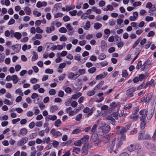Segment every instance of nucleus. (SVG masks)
I'll list each match as a JSON object with an SVG mask.
<instances>
[{"instance_id": "obj_59", "label": "nucleus", "mask_w": 156, "mask_h": 156, "mask_svg": "<svg viewBox=\"0 0 156 156\" xmlns=\"http://www.w3.org/2000/svg\"><path fill=\"white\" fill-rule=\"evenodd\" d=\"M53 71L52 69H47L45 70V73H46L52 74L53 73Z\"/></svg>"}, {"instance_id": "obj_50", "label": "nucleus", "mask_w": 156, "mask_h": 156, "mask_svg": "<svg viewBox=\"0 0 156 156\" xmlns=\"http://www.w3.org/2000/svg\"><path fill=\"white\" fill-rule=\"evenodd\" d=\"M141 62V60H140L138 61L136 67V69H137L139 70L140 69V67H141L142 66Z\"/></svg>"}, {"instance_id": "obj_29", "label": "nucleus", "mask_w": 156, "mask_h": 156, "mask_svg": "<svg viewBox=\"0 0 156 156\" xmlns=\"http://www.w3.org/2000/svg\"><path fill=\"white\" fill-rule=\"evenodd\" d=\"M93 108H91L90 111L88 113H87L85 115V116L86 118H87L89 116H90L93 113Z\"/></svg>"}, {"instance_id": "obj_35", "label": "nucleus", "mask_w": 156, "mask_h": 156, "mask_svg": "<svg viewBox=\"0 0 156 156\" xmlns=\"http://www.w3.org/2000/svg\"><path fill=\"white\" fill-rule=\"evenodd\" d=\"M61 123V122L59 119L57 120L55 122V126L57 127H58L60 126V124Z\"/></svg>"}, {"instance_id": "obj_40", "label": "nucleus", "mask_w": 156, "mask_h": 156, "mask_svg": "<svg viewBox=\"0 0 156 156\" xmlns=\"http://www.w3.org/2000/svg\"><path fill=\"white\" fill-rule=\"evenodd\" d=\"M107 46L106 42L104 40H102L101 42V48H105Z\"/></svg>"}, {"instance_id": "obj_42", "label": "nucleus", "mask_w": 156, "mask_h": 156, "mask_svg": "<svg viewBox=\"0 0 156 156\" xmlns=\"http://www.w3.org/2000/svg\"><path fill=\"white\" fill-rule=\"evenodd\" d=\"M137 129L136 128H134L129 133L130 135L134 134L137 133Z\"/></svg>"}, {"instance_id": "obj_51", "label": "nucleus", "mask_w": 156, "mask_h": 156, "mask_svg": "<svg viewBox=\"0 0 156 156\" xmlns=\"http://www.w3.org/2000/svg\"><path fill=\"white\" fill-rule=\"evenodd\" d=\"M8 117L7 115H5L2 117H0V120L6 121L8 119Z\"/></svg>"}, {"instance_id": "obj_37", "label": "nucleus", "mask_w": 156, "mask_h": 156, "mask_svg": "<svg viewBox=\"0 0 156 156\" xmlns=\"http://www.w3.org/2000/svg\"><path fill=\"white\" fill-rule=\"evenodd\" d=\"M82 140H81V139L80 140H79L77 142H75L74 143V145L76 146H80L81 144H82Z\"/></svg>"}, {"instance_id": "obj_24", "label": "nucleus", "mask_w": 156, "mask_h": 156, "mask_svg": "<svg viewBox=\"0 0 156 156\" xmlns=\"http://www.w3.org/2000/svg\"><path fill=\"white\" fill-rule=\"evenodd\" d=\"M142 38L140 37L137 41H136L133 44L132 47V48H135L137 45L139 44L140 41L141 40Z\"/></svg>"}, {"instance_id": "obj_58", "label": "nucleus", "mask_w": 156, "mask_h": 156, "mask_svg": "<svg viewBox=\"0 0 156 156\" xmlns=\"http://www.w3.org/2000/svg\"><path fill=\"white\" fill-rule=\"evenodd\" d=\"M134 146L135 150H138L141 148L140 146L138 144H136Z\"/></svg>"}, {"instance_id": "obj_47", "label": "nucleus", "mask_w": 156, "mask_h": 156, "mask_svg": "<svg viewBox=\"0 0 156 156\" xmlns=\"http://www.w3.org/2000/svg\"><path fill=\"white\" fill-rule=\"evenodd\" d=\"M49 93L50 95H53L55 94L56 91L55 89H51L50 90Z\"/></svg>"}, {"instance_id": "obj_55", "label": "nucleus", "mask_w": 156, "mask_h": 156, "mask_svg": "<svg viewBox=\"0 0 156 156\" xmlns=\"http://www.w3.org/2000/svg\"><path fill=\"white\" fill-rule=\"evenodd\" d=\"M5 58V55L4 53H2L0 54V63L3 62Z\"/></svg>"}, {"instance_id": "obj_30", "label": "nucleus", "mask_w": 156, "mask_h": 156, "mask_svg": "<svg viewBox=\"0 0 156 156\" xmlns=\"http://www.w3.org/2000/svg\"><path fill=\"white\" fill-rule=\"evenodd\" d=\"M96 89H95V88H93V90H92L91 91H89L87 93V95L88 96H91L92 95H94L95 94V90Z\"/></svg>"}, {"instance_id": "obj_49", "label": "nucleus", "mask_w": 156, "mask_h": 156, "mask_svg": "<svg viewBox=\"0 0 156 156\" xmlns=\"http://www.w3.org/2000/svg\"><path fill=\"white\" fill-rule=\"evenodd\" d=\"M65 73L62 74L58 77V80L60 81L62 80L65 78L66 76Z\"/></svg>"}, {"instance_id": "obj_13", "label": "nucleus", "mask_w": 156, "mask_h": 156, "mask_svg": "<svg viewBox=\"0 0 156 156\" xmlns=\"http://www.w3.org/2000/svg\"><path fill=\"white\" fill-rule=\"evenodd\" d=\"M107 119L109 120V122L111 123L113 125H115V120L111 116H108L107 117Z\"/></svg>"}, {"instance_id": "obj_46", "label": "nucleus", "mask_w": 156, "mask_h": 156, "mask_svg": "<svg viewBox=\"0 0 156 156\" xmlns=\"http://www.w3.org/2000/svg\"><path fill=\"white\" fill-rule=\"evenodd\" d=\"M47 2H46L44 1L41 2L40 1V8H41L42 6H45L47 5Z\"/></svg>"}, {"instance_id": "obj_14", "label": "nucleus", "mask_w": 156, "mask_h": 156, "mask_svg": "<svg viewBox=\"0 0 156 156\" xmlns=\"http://www.w3.org/2000/svg\"><path fill=\"white\" fill-rule=\"evenodd\" d=\"M117 43V46L119 48H121L124 45L123 42H122L121 38H119L116 40Z\"/></svg>"}, {"instance_id": "obj_17", "label": "nucleus", "mask_w": 156, "mask_h": 156, "mask_svg": "<svg viewBox=\"0 0 156 156\" xmlns=\"http://www.w3.org/2000/svg\"><path fill=\"white\" fill-rule=\"evenodd\" d=\"M27 133V130L25 128H23L20 130V134L23 136L26 135Z\"/></svg>"}, {"instance_id": "obj_4", "label": "nucleus", "mask_w": 156, "mask_h": 156, "mask_svg": "<svg viewBox=\"0 0 156 156\" xmlns=\"http://www.w3.org/2000/svg\"><path fill=\"white\" fill-rule=\"evenodd\" d=\"M28 140V138L24 137L17 142V145L18 146H22L26 144Z\"/></svg>"}, {"instance_id": "obj_38", "label": "nucleus", "mask_w": 156, "mask_h": 156, "mask_svg": "<svg viewBox=\"0 0 156 156\" xmlns=\"http://www.w3.org/2000/svg\"><path fill=\"white\" fill-rule=\"evenodd\" d=\"M128 75V74L127 73V71L126 70H124L122 71V76L123 77H126Z\"/></svg>"}, {"instance_id": "obj_20", "label": "nucleus", "mask_w": 156, "mask_h": 156, "mask_svg": "<svg viewBox=\"0 0 156 156\" xmlns=\"http://www.w3.org/2000/svg\"><path fill=\"white\" fill-rule=\"evenodd\" d=\"M88 152V150L86 148L85 146H83L82 147V155H85L87 154Z\"/></svg>"}, {"instance_id": "obj_15", "label": "nucleus", "mask_w": 156, "mask_h": 156, "mask_svg": "<svg viewBox=\"0 0 156 156\" xmlns=\"http://www.w3.org/2000/svg\"><path fill=\"white\" fill-rule=\"evenodd\" d=\"M140 121L141 122L140 124V128L142 129H144L145 127L146 124V122L145 121L146 119H140Z\"/></svg>"}, {"instance_id": "obj_45", "label": "nucleus", "mask_w": 156, "mask_h": 156, "mask_svg": "<svg viewBox=\"0 0 156 156\" xmlns=\"http://www.w3.org/2000/svg\"><path fill=\"white\" fill-rule=\"evenodd\" d=\"M38 94L35 93H33L31 96V98H32L34 99H36V98H39L38 97Z\"/></svg>"}, {"instance_id": "obj_22", "label": "nucleus", "mask_w": 156, "mask_h": 156, "mask_svg": "<svg viewBox=\"0 0 156 156\" xmlns=\"http://www.w3.org/2000/svg\"><path fill=\"white\" fill-rule=\"evenodd\" d=\"M22 37L21 34L20 32H15L14 37L16 38L17 39H20Z\"/></svg>"}, {"instance_id": "obj_36", "label": "nucleus", "mask_w": 156, "mask_h": 156, "mask_svg": "<svg viewBox=\"0 0 156 156\" xmlns=\"http://www.w3.org/2000/svg\"><path fill=\"white\" fill-rule=\"evenodd\" d=\"M82 114L81 113L78 114L76 117L75 120L77 121H79L81 119Z\"/></svg>"}, {"instance_id": "obj_34", "label": "nucleus", "mask_w": 156, "mask_h": 156, "mask_svg": "<svg viewBox=\"0 0 156 156\" xmlns=\"http://www.w3.org/2000/svg\"><path fill=\"white\" fill-rule=\"evenodd\" d=\"M59 31L61 33H66L67 32V30L66 28L62 27L59 29Z\"/></svg>"}, {"instance_id": "obj_43", "label": "nucleus", "mask_w": 156, "mask_h": 156, "mask_svg": "<svg viewBox=\"0 0 156 156\" xmlns=\"http://www.w3.org/2000/svg\"><path fill=\"white\" fill-rule=\"evenodd\" d=\"M89 138V136L88 135H86L81 138V140H82V142H86L87 140Z\"/></svg>"}, {"instance_id": "obj_3", "label": "nucleus", "mask_w": 156, "mask_h": 156, "mask_svg": "<svg viewBox=\"0 0 156 156\" xmlns=\"http://www.w3.org/2000/svg\"><path fill=\"white\" fill-rule=\"evenodd\" d=\"M136 90V87H132L126 90V95L129 97H132L134 96L133 93Z\"/></svg>"}, {"instance_id": "obj_56", "label": "nucleus", "mask_w": 156, "mask_h": 156, "mask_svg": "<svg viewBox=\"0 0 156 156\" xmlns=\"http://www.w3.org/2000/svg\"><path fill=\"white\" fill-rule=\"evenodd\" d=\"M81 130V129H76L73 130L72 134H77L79 133Z\"/></svg>"}, {"instance_id": "obj_6", "label": "nucleus", "mask_w": 156, "mask_h": 156, "mask_svg": "<svg viewBox=\"0 0 156 156\" xmlns=\"http://www.w3.org/2000/svg\"><path fill=\"white\" fill-rule=\"evenodd\" d=\"M35 26L37 27L36 30L34 27H32L30 29V32L32 34H34L36 30L37 33H39V20H37L35 22Z\"/></svg>"}, {"instance_id": "obj_44", "label": "nucleus", "mask_w": 156, "mask_h": 156, "mask_svg": "<svg viewBox=\"0 0 156 156\" xmlns=\"http://www.w3.org/2000/svg\"><path fill=\"white\" fill-rule=\"evenodd\" d=\"M97 127V124H95L93 126L92 129L91 130L90 132L91 133H94Z\"/></svg>"}, {"instance_id": "obj_7", "label": "nucleus", "mask_w": 156, "mask_h": 156, "mask_svg": "<svg viewBox=\"0 0 156 156\" xmlns=\"http://www.w3.org/2000/svg\"><path fill=\"white\" fill-rule=\"evenodd\" d=\"M21 45L20 44H16L13 45L11 46V49L14 50L15 53H18L20 50Z\"/></svg>"}, {"instance_id": "obj_28", "label": "nucleus", "mask_w": 156, "mask_h": 156, "mask_svg": "<svg viewBox=\"0 0 156 156\" xmlns=\"http://www.w3.org/2000/svg\"><path fill=\"white\" fill-rule=\"evenodd\" d=\"M132 123L131 122H129L127 123L125 125L124 128L126 129V130L127 131L129 129L131 126Z\"/></svg>"}, {"instance_id": "obj_10", "label": "nucleus", "mask_w": 156, "mask_h": 156, "mask_svg": "<svg viewBox=\"0 0 156 156\" xmlns=\"http://www.w3.org/2000/svg\"><path fill=\"white\" fill-rule=\"evenodd\" d=\"M107 74V73H105V72H104L102 74H100L96 76V80H98L100 79H102L104 78L105 77Z\"/></svg>"}, {"instance_id": "obj_26", "label": "nucleus", "mask_w": 156, "mask_h": 156, "mask_svg": "<svg viewBox=\"0 0 156 156\" xmlns=\"http://www.w3.org/2000/svg\"><path fill=\"white\" fill-rule=\"evenodd\" d=\"M102 27V24L98 23H95L94 24V27L97 30L100 29Z\"/></svg>"}, {"instance_id": "obj_62", "label": "nucleus", "mask_w": 156, "mask_h": 156, "mask_svg": "<svg viewBox=\"0 0 156 156\" xmlns=\"http://www.w3.org/2000/svg\"><path fill=\"white\" fill-rule=\"evenodd\" d=\"M64 94V92L62 90H60L58 93V96L60 97H63Z\"/></svg>"}, {"instance_id": "obj_52", "label": "nucleus", "mask_w": 156, "mask_h": 156, "mask_svg": "<svg viewBox=\"0 0 156 156\" xmlns=\"http://www.w3.org/2000/svg\"><path fill=\"white\" fill-rule=\"evenodd\" d=\"M145 77V76L144 75L142 74L139 75L138 78L139 80L141 81L143 80Z\"/></svg>"}, {"instance_id": "obj_1", "label": "nucleus", "mask_w": 156, "mask_h": 156, "mask_svg": "<svg viewBox=\"0 0 156 156\" xmlns=\"http://www.w3.org/2000/svg\"><path fill=\"white\" fill-rule=\"evenodd\" d=\"M90 141L94 143L95 145H99V142L98 140V135L97 133H94L90 137Z\"/></svg>"}, {"instance_id": "obj_16", "label": "nucleus", "mask_w": 156, "mask_h": 156, "mask_svg": "<svg viewBox=\"0 0 156 156\" xmlns=\"http://www.w3.org/2000/svg\"><path fill=\"white\" fill-rule=\"evenodd\" d=\"M152 96V94L151 93H150L148 94L145 98L146 99L145 101V103H147L149 102Z\"/></svg>"}, {"instance_id": "obj_54", "label": "nucleus", "mask_w": 156, "mask_h": 156, "mask_svg": "<svg viewBox=\"0 0 156 156\" xmlns=\"http://www.w3.org/2000/svg\"><path fill=\"white\" fill-rule=\"evenodd\" d=\"M69 17L67 16L66 15L64 16L63 18V20L64 22H67L70 20Z\"/></svg>"}, {"instance_id": "obj_27", "label": "nucleus", "mask_w": 156, "mask_h": 156, "mask_svg": "<svg viewBox=\"0 0 156 156\" xmlns=\"http://www.w3.org/2000/svg\"><path fill=\"white\" fill-rule=\"evenodd\" d=\"M104 81H101L98 84L96 85L94 88H95V89H96V88H97L98 89H99L104 84Z\"/></svg>"}, {"instance_id": "obj_2", "label": "nucleus", "mask_w": 156, "mask_h": 156, "mask_svg": "<svg viewBox=\"0 0 156 156\" xmlns=\"http://www.w3.org/2000/svg\"><path fill=\"white\" fill-rule=\"evenodd\" d=\"M98 133L100 135H101L103 133H108L110 130L111 128L109 126H107L103 128L101 127L99 128Z\"/></svg>"}, {"instance_id": "obj_33", "label": "nucleus", "mask_w": 156, "mask_h": 156, "mask_svg": "<svg viewBox=\"0 0 156 156\" xmlns=\"http://www.w3.org/2000/svg\"><path fill=\"white\" fill-rule=\"evenodd\" d=\"M24 11L26 14L28 15H29L31 13L30 9L28 7H26L25 8Z\"/></svg>"}, {"instance_id": "obj_53", "label": "nucleus", "mask_w": 156, "mask_h": 156, "mask_svg": "<svg viewBox=\"0 0 156 156\" xmlns=\"http://www.w3.org/2000/svg\"><path fill=\"white\" fill-rule=\"evenodd\" d=\"M52 144L53 145V146L54 147L56 148L58 146L59 144V143L56 140H54L53 141Z\"/></svg>"}, {"instance_id": "obj_19", "label": "nucleus", "mask_w": 156, "mask_h": 156, "mask_svg": "<svg viewBox=\"0 0 156 156\" xmlns=\"http://www.w3.org/2000/svg\"><path fill=\"white\" fill-rule=\"evenodd\" d=\"M151 63L150 60L148 59L146 61L144 64L145 66L146 69H147L151 65Z\"/></svg>"}, {"instance_id": "obj_9", "label": "nucleus", "mask_w": 156, "mask_h": 156, "mask_svg": "<svg viewBox=\"0 0 156 156\" xmlns=\"http://www.w3.org/2000/svg\"><path fill=\"white\" fill-rule=\"evenodd\" d=\"M122 139L124 141L125 140L126 136L125 135H124L123 136H122V138H121V139H120L119 141H118V142L116 144V148H119L122 144L123 143L122 141Z\"/></svg>"}, {"instance_id": "obj_18", "label": "nucleus", "mask_w": 156, "mask_h": 156, "mask_svg": "<svg viewBox=\"0 0 156 156\" xmlns=\"http://www.w3.org/2000/svg\"><path fill=\"white\" fill-rule=\"evenodd\" d=\"M127 131L126 130V129L124 128L123 127H122L121 128V129H120V130H118V131L117 132V133L118 134H119L120 133V134H123L124 133H126Z\"/></svg>"}, {"instance_id": "obj_63", "label": "nucleus", "mask_w": 156, "mask_h": 156, "mask_svg": "<svg viewBox=\"0 0 156 156\" xmlns=\"http://www.w3.org/2000/svg\"><path fill=\"white\" fill-rule=\"evenodd\" d=\"M63 14L62 13H58L55 14L54 16L55 18L61 17L63 16Z\"/></svg>"}, {"instance_id": "obj_11", "label": "nucleus", "mask_w": 156, "mask_h": 156, "mask_svg": "<svg viewBox=\"0 0 156 156\" xmlns=\"http://www.w3.org/2000/svg\"><path fill=\"white\" fill-rule=\"evenodd\" d=\"M145 145L148 149L152 150H153L154 149L153 148L154 145L152 143L148 142H145Z\"/></svg>"}, {"instance_id": "obj_23", "label": "nucleus", "mask_w": 156, "mask_h": 156, "mask_svg": "<svg viewBox=\"0 0 156 156\" xmlns=\"http://www.w3.org/2000/svg\"><path fill=\"white\" fill-rule=\"evenodd\" d=\"M110 139L109 136L108 135H106L103 138V140L104 143H107L109 142Z\"/></svg>"}, {"instance_id": "obj_61", "label": "nucleus", "mask_w": 156, "mask_h": 156, "mask_svg": "<svg viewBox=\"0 0 156 156\" xmlns=\"http://www.w3.org/2000/svg\"><path fill=\"white\" fill-rule=\"evenodd\" d=\"M66 27L68 30L69 31H71L73 30V28L69 24H67Z\"/></svg>"}, {"instance_id": "obj_31", "label": "nucleus", "mask_w": 156, "mask_h": 156, "mask_svg": "<svg viewBox=\"0 0 156 156\" xmlns=\"http://www.w3.org/2000/svg\"><path fill=\"white\" fill-rule=\"evenodd\" d=\"M75 74L72 72H70L68 74V78L70 79H75Z\"/></svg>"}, {"instance_id": "obj_25", "label": "nucleus", "mask_w": 156, "mask_h": 156, "mask_svg": "<svg viewBox=\"0 0 156 156\" xmlns=\"http://www.w3.org/2000/svg\"><path fill=\"white\" fill-rule=\"evenodd\" d=\"M96 70V69L95 67H92L88 69V72L90 73L93 74L94 73Z\"/></svg>"}, {"instance_id": "obj_41", "label": "nucleus", "mask_w": 156, "mask_h": 156, "mask_svg": "<svg viewBox=\"0 0 156 156\" xmlns=\"http://www.w3.org/2000/svg\"><path fill=\"white\" fill-rule=\"evenodd\" d=\"M4 104L7 105H12V102H10V101L7 99H5L3 101Z\"/></svg>"}, {"instance_id": "obj_57", "label": "nucleus", "mask_w": 156, "mask_h": 156, "mask_svg": "<svg viewBox=\"0 0 156 156\" xmlns=\"http://www.w3.org/2000/svg\"><path fill=\"white\" fill-rule=\"evenodd\" d=\"M145 20L149 22L153 20V18L151 16H147L146 17Z\"/></svg>"}, {"instance_id": "obj_48", "label": "nucleus", "mask_w": 156, "mask_h": 156, "mask_svg": "<svg viewBox=\"0 0 156 156\" xmlns=\"http://www.w3.org/2000/svg\"><path fill=\"white\" fill-rule=\"evenodd\" d=\"M144 133H139V135L138 136V139L139 140H141L143 138H144Z\"/></svg>"}, {"instance_id": "obj_64", "label": "nucleus", "mask_w": 156, "mask_h": 156, "mask_svg": "<svg viewBox=\"0 0 156 156\" xmlns=\"http://www.w3.org/2000/svg\"><path fill=\"white\" fill-rule=\"evenodd\" d=\"M141 3L139 1L137 2H135L133 4V6L134 7H136L138 6L141 5Z\"/></svg>"}, {"instance_id": "obj_8", "label": "nucleus", "mask_w": 156, "mask_h": 156, "mask_svg": "<svg viewBox=\"0 0 156 156\" xmlns=\"http://www.w3.org/2000/svg\"><path fill=\"white\" fill-rule=\"evenodd\" d=\"M57 119L56 115H54L53 116L51 115H48L46 118V121L47 122L49 120L54 121Z\"/></svg>"}, {"instance_id": "obj_60", "label": "nucleus", "mask_w": 156, "mask_h": 156, "mask_svg": "<svg viewBox=\"0 0 156 156\" xmlns=\"http://www.w3.org/2000/svg\"><path fill=\"white\" fill-rule=\"evenodd\" d=\"M109 23L110 26H113L115 25V20H110Z\"/></svg>"}, {"instance_id": "obj_21", "label": "nucleus", "mask_w": 156, "mask_h": 156, "mask_svg": "<svg viewBox=\"0 0 156 156\" xmlns=\"http://www.w3.org/2000/svg\"><path fill=\"white\" fill-rule=\"evenodd\" d=\"M58 109V108L57 106L54 105H52L51 107L50 111L51 112H54L56 111Z\"/></svg>"}, {"instance_id": "obj_5", "label": "nucleus", "mask_w": 156, "mask_h": 156, "mask_svg": "<svg viewBox=\"0 0 156 156\" xmlns=\"http://www.w3.org/2000/svg\"><path fill=\"white\" fill-rule=\"evenodd\" d=\"M147 113V109L141 110L139 112L140 114L141 115V116L140 118V119H146Z\"/></svg>"}, {"instance_id": "obj_39", "label": "nucleus", "mask_w": 156, "mask_h": 156, "mask_svg": "<svg viewBox=\"0 0 156 156\" xmlns=\"http://www.w3.org/2000/svg\"><path fill=\"white\" fill-rule=\"evenodd\" d=\"M106 57V55L105 54L102 53L98 56V58L100 60H103L105 59Z\"/></svg>"}, {"instance_id": "obj_32", "label": "nucleus", "mask_w": 156, "mask_h": 156, "mask_svg": "<svg viewBox=\"0 0 156 156\" xmlns=\"http://www.w3.org/2000/svg\"><path fill=\"white\" fill-rule=\"evenodd\" d=\"M127 149L130 152H132L135 150L134 146L133 144H131L128 147Z\"/></svg>"}, {"instance_id": "obj_12", "label": "nucleus", "mask_w": 156, "mask_h": 156, "mask_svg": "<svg viewBox=\"0 0 156 156\" xmlns=\"http://www.w3.org/2000/svg\"><path fill=\"white\" fill-rule=\"evenodd\" d=\"M11 77V80L13 81V82L14 84L16 83L19 80L18 77L16 75L12 76Z\"/></svg>"}]
</instances>
